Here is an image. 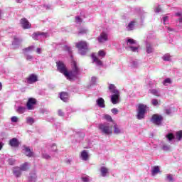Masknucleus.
Here are the masks:
<instances>
[{"label": "nucleus", "mask_w": 182, "mask_h": 182, "mask_svg": "<svg viewBox=\"0 0 182 182\" xmlns=\"http://www.w3.org/2000/svg\"><path fill=\"white\" fill-rule=\"evenodd\" d=\"M73 71L70 73H71V79L73 77V75H77V72H79V68L77 67V64L75 63V61L73 62Z\"/></svg>", "instance_id": "13"}, {"label": "nucleus", "mask_w": 182, "mask_h": 182, "mask_svg": "<svg viewBox=\"0 0 182 182\" xmlns=\"http://www.w3.org/2000/svg\"><path fill=\"white\" fill-rule=\"evenodd\" d=\"M109 90H110L111 93H118L119 90H116V86L114 85L111 84L109 86Z\"/></svg>", "instance_id": "24"}, {"label": "nucleus", "mask_w": 182, "mask_h": 182, "mask_svg": "<svg viewBox=\"0 0 182 182\" xmlns=\"http://www.w3.org/2000/svg\"><path fill=\"white\" fill-rule=\"evenodd\" d=\"M167 178H168V180H169L171 182L174 181V180L173 179V176H171V175H168V176H167Z\"/></svg>", "instance_id": "49"}, {"label": "nucleus", "mask_w": 182, "mask_h": 182, "mask_svg": "<svg viewBox=\"0 0 182 182\" xmlns=\"http://www.w3.org/2000/svg\"><path fill=\"white\" fill-rule=\"evenodd\" d=\"M176 139L178 141L182 139V131H179L176 132Z\"/></svg>", "instance_id": "31"}, {"label": "nucleus", "mask_w": 182, "mask_h": 182, "mask_svg": "<svg viewBox=\"0 0 182 182\" xmlns=\"http://www.w3.org/2000/svg\"><path fill=\"white\" fill-rule=\"evenodd\" d=\"M51 151H58V146L56 144H53L50 148Z\"/></svg>", "instance_id": "38"}, {"label": "nucleus", "mask_w": 182, "mask_h": 182, "mask_svg": "<svg viewBox=\"0 0 182 182\" xmlns=\"http://www.w3.org/2000/svg\"><path fill=\"white\" fill-rule=\"evenodd\" d=\"M43 158L46 159V160H49V159H50V156H49L48 154H43Z\"/></svg>", "instance_id": "46"}, {"label": "nucleus", "mask_w": 182, "mask_h": 182, "mask_svg": "<svg viewBox=\"0 0 182 182\" xmlns=\"http://www.w3.org/2000/svg\"><path fill=\"white\" fill-rule=\"evenodd\" d=\"M114 134H119L120 129L117 127V124L114 125Z\"/></svg>", "instance_id": "30"}, {"label": "nucleus", "mask_w": 182, "mask_h": 182, "mask_svg": "<svg viewBox=\"0 0 182 182\" xmlns=\"http://www.w3.org/2000/svg\"><path fill=\"white\" fill-rule=\"evenodd\" d=\"M20 23L23 29H31L32 28V24L29 23V21L26 18H22L20 20Z\"/></svg>", "instance_id": "7"}, {"label": "nucleus", "mask_w": 182, "mask_h": 182, "mask_svg": "<svg viewBox=\"0 0 182 182\" xmlns=\"http://www.w3.org/2000/svg\"><path fill=\"white\" fill-rule=\"evenodd\" d=\"M166 114H171V109H166Z\"/></svg>", "instance_id": "54"}, {"label": "nucleus", "mask_w": 182, "mask_h": 182, "mask_svg": "<svg viewBox=\"0 0 182 182\" xmlns=\"http://www.w3.org/2000/svg\"><path fill=\"white\" fill-rule=\"evenodd\" d=\"M99 129L104 134H113V129L111 127L105 125V124H100Z\"/></svg>", "instance_id": "4"}, {"label": "nucleus", "mask_w": 182, "mask_h": 182, "mask_svg": "<svg viewBox=\"0 0 182 182\" xmlns=\"http://www.w3.org/2000/svg\"><path fill=\"white\" fill-rule=\"evenodd\" d=\"M17 2H19V0H17Z\"/></svg>", "instance_id": "64"}, {"label": "nucleus", "mask_w": 182, "mask_h": 182, "mask_svg": "<svg viewBox=\"0 0 182 182\" xmlns=\"http://www.w3.org/2000/svg\"><path fill=\"white\" fill-rule=\"evenodd\" d=\"M60 98L63 102H68V99L69 98V94L67 92H61L60 93Z\"/></svg>", "instance_id": "14"}, {"label": "nucleus", "mask_w": 182, "mask_h": 182, "mask_svg": "<svg viewBox=\"0 0 182 182\" xmlns=\"http://www.w3.org/2000/svg\"><path fill=\"white\" fill-rule=\"evenodd\" d=\"M100 171H101V176L102 177H106V174L109 173V169L105 166H102L100 168Z\"/></svg>", "instance_id": "20"}, {"label": "nucleus", "mask_w": 182, "mask_h": 182, "mask_svg": "<svg viewBox=\"0 0 182 182\" xmlns=\"http://www.w3.org/2000/svg\"><path fill=\"white\" fill-rule=\"evenodd\" d=\"M163 60H164L165 62H170V60H171V56L170 55V54H165L163 57H162Z\"/></svg>", "instance_id": "26"}, {"label": "nucleus", "mask_w": 182, "mask_h": 182, "mask_svg": "<svg viewBox=\"0 0 182 182\" xmlns=\"http://www.w3.org/2000/svg\"><path fill=\"white\" fill-rule=\"evenodd\" d=\"M82 181H84V182H87V181H89V178H86V177L82 178Z\"/></svg>", "instance_id": "52"}, {"label": "nucleus", "mask_w": 182, "mask_h": 182, "mask_svg": "<svg viewBox=\"0 0 182 182\" xmlns=\"http://www.w3.org/2000/svg\"><path fill=\"white\" fill-rule=\"evenodd\" d=\"M65 49H66V50H68V52H71L72 49L70 48V47L65 46Z\"/></svg>", "instance_id": "50"}, {"label": "nucleus", "mask_w": 182, "mask_h": 182, "mask_svg": "<svg viewBox=\"0 0 182 182\" xmlns=\"http://www.w3.org/2000/svg\"><path fill=\"white\" fill-rule=\"evenodd\" d=\"M97 41L100 43H105L109 41V36L105 32H102L100 36L97 38Z\"/></svg>", "instance_id": "8"}, {"label": "nucleus", "mask_w": 182, "mask_h": 182, "mask_svg": "<svg viewBox=\"0 0 182 182\" xmlns=\"http://www.w3.org/2000/svg\"><path fill=\"white\" fill-rule=\"evenodd\" d=\"M32 58H33L32 55H27L26 56V60H31V59H32Z\"/></svg>", "instance_id": "53"}, {"label": "nucleus", "mask_w": 182, "mask_h": 182, "mask_svg": "<svg viewBox=\"0 0 182 182\" xmlns=\"http://www.w3.org/2000/svg\"><path fill=\"white\" fill-rule=\"evenodd\" d=\"M167 83L171 84V79L166 78V80H164V85L166 86V85H167Z\"/></svg>", "instance_id": "42"}, {"label": "nucleus", "mask_w": 182, "mask_h": 182, "mask_svg": "<svg viewBox=\"0 0 182 182\" xmlns=\"http://www.w3.org/2000/svg\"><path fill=\"white\" fill-rule=\"evenodd\" d=\"M2 147H3L2 144L0 143V150H2Z\"/></svg>", "instance_id": "60"}, {"label": "nucleus", "mask_w": 182, "mask_h": 182, "mask_svg": "<svg viewBox=\"0 0 182 182\" xmlns=\"http://www.w3.org/2000/svg\"><path fill=\"white\" fill-rule=\"evenodd\" d=\"M92 80H96V77H92Z\"/></svg>", "instance_id": "62"}, {"label": "nucleus", "mask_w": 182, "mask_h": 182, "mask_svg": "<svg viewBox=\"0 0 182 182\" xmlns=\"http://www.w3.org/2000/svg\"><path fill=\"white\" fill-rule=\"evenodd\" d=\"M55 63L58 72L64 75V76L67 77L68 80H72V73L68 71V68L66 67L65 63H63V61H57Z\"/></svg>", "instance_id": "1"}, {"label": "nucleus", "mask_w": 182, "mask_h": 182, "mask_svg": "<svg viewBox=\"0 0 182 182\" xmlns=\"http://www.w3.org/2000/svg\"><path fill=\"white\" fill-rule=\"evenodd\" d=\"M127 45H129H129H134V44H136V41L134 39L129 38L127 40Z\"/></svg>", "instance_id": "35"}, {"label": "nucleus", "mask_w": 182, "mask_h": 182, "mask_svg": "<svg viewBox=\"0 0 182 182\" xmlns=\"http://www.w3.org/2000/svg\"><path fill=\"white\" fill-rule=\"evenodd\" d=\"M9 144L11 147H19L20 143H19V141L18 140V139L13 138L9 140Z\"/></svg>", "instance_id": "10"}, {"label": "nucleus", "mask_w": 182, "mask_h": 182, "mask_svg": "<svg viewBox=\"0 0 182 182\" xmlns=\"http://www.w3.org/2000/svg\"><path fill=\"white\" fill-rule=\"evenodd\" d=\"M81 158L82 159V160H84L85 161H86L87 160H88L89 159V154H87V151H86V150H84L81 152Z\"/></svg>", "instance_id": "18"}, {"label": "nucleus", "mask_w": 182, "mask_h": 182, "mask_svg": "<svg viewBox=\"0 0 182 182\" xmlns=\"http://www.w3.org/2000/svg\"><path fill=\"white\" fill-rule=\"evenodd\" d=\"M1 15H2V11L0 10V18H1Z\"/></svg>", "instance_id": "63"}, {"label": "nucleus", "mask_w": 182, "mask_h": 182, "mask_svg": "<svg viewBox=\"0 0 182 182\" xmlns=\"http://www.w3.org/2000/svg\"><path fill=\"white\" fill-rule=\"evenodd\" d=\"M27 80L28 83H35V82H38V75L35 74H31L27 78Z\"/></svg>", "instance_id": "12"}, {"label": "nucleus", "mask_w": 182, "mask_h": 182, "mask_svg": "<svg viewBox=\"0 0 182 182\" xmlns=\"http://www.w3.org/2000/svg\"><path fill=\"white\" fill-rule=\"evenodd\" d=\"M41 48H38L36 50L37 53L41 54Z\"/></svg>", "instance_id": "57"}, {"label": "nucleus", "mask_w": 182, "mask_h": 182, "mask_svg": "<svg viewBox=\"0 0 182 182\" xmlns=\"http://www.w3.org/2000/svg\"><path fill=\"white\" fill-rule=\"evenodd\" d=\"M46 35H48L47 33L37 31L32 34V38L34 41H39V36H46Z\"/></svg>", "instance_id": "9"}, {"label": "nucleus", "mask_w": 182, "mask_h": 182, "mask_svg": "<svg viewBox=\"0 0 182 182\" xmlns=\"http://www.w3.org/2000/svg\"><path fill=\"white\" fill-rule=\"evenodd\" d=\"M129 49H131L132 52H136V50H139V48L138 47L130 46Z\"/></svg>", "instance_id": "45"}, {"label": "nucleus", "mask_w": 182, "mask_h": 182, "mask_svg": "<svg viewBox=\"0 0 182 182\" xmlns=\"http://www.w3.org/2000/svg\"><path fill=\"white\" fill-rule=\"evenodd\" d=\"M19 168L21 171H26L27 170H29V164H28V162H25L20 166Z\"/></svg>", "instance_id": "19"}, {"label": "nucleus", "mask_w": 182, "mask_h": 182, "mask_svg": "<svg viewBox=\"0 0 182 182\" xmlns=\"http://www.w3.org/2000/svg\"><path fill=\"white\" fill-rule=\"evenodd\" d=\"M151 120L154 124L160 126V124H161V122H163V117L161 115H159L158 114H154L152 115Z\"/></svg>", "instance_id": "5"}, {"label": "nucleus", "mask_w": 182, "mask_h": 182, "mask_svg": "<svg viewBox=\"0 0 182 182\" xmlns=\"http://www.w3.org/2000/svg\"><path fill=\"white\" fill-rule=\"evenodd\" d=\"M75 48L78 49L80 55H85L89 52V44L87 41H80L75 43Z\"/></svg>", "instance_id": "2"}, {"label": "nucleus", "mask_w": 182, "mask_h": 182, "mask_svg": "<svg viewBox=\"0 0 182 182\" xmlns=\"http://www.w3.org/2000/svg\"><path fill=\"white\" fill-rule=\"evenodd\" d=\"M111 112L113 113V114H117V113H119V109L117 108H113L112 109Z\"/></svg>", "instance_id": "44"}, {"label": "nucleus", "mask_w": 182, "mask_h": 182, "mask_svg": "<svg viewBox=\"0 0 182 182\" xmlns=\"http://www.w3.org/2000/svg\"><path fill=\"white\" fill-rule=\"evenodd\" d=\"M58 115L61 116V117L65 116V112H63V111L62 109H59L58 110Z\"/></svg>", "instance_id": "48"}, {"label": "nucleus", "mask_w": 182, "mask_h": 182, "mask_svg": "<svg viewBox=\"0 0 182 182\" xmlns=\"http://www.w3.org/2000/svg\"><path fill=\"white\" fill-rule=\"evenodd\" d=\"M79 33L81 35H84L85 33H87V30L86 28H81L79 31Z\"/></svg>", "instance_id": "37"}, {"label": "nucleus", "mask_w": 182, "mask_h": 182, "mask_svg": "<svg viewBox=\"0 0 182 182\" xmlns=\"http://www.w3.org/2000/svg\"><path fill=\"white\" fill-rule=\"evenodd\" d=\"M105 119L107 120L108 122H113V119H112V116L110 115H105Z\"/></svg>", "instance_id": "41"}, {"label": "nucleus", "mask_w": 182, "mask_h": 182, "mask_svg": "<svg viewBox=\"0 0 182 182\" xmlns=\"http://www.w3.org/2000/svg\"><path fill=\"white\" fill-rule=\"evenodd\" d=\"M178 21H179L180 23H182V18H179Z\"/></svg>", "instance_id": "61"}, {"label": "nucleus", "mask_w": 182, "mask_h": 182, "mask_svg": "<svg viewBox=\"0 0 182 182\" xmlns=\"http://www.w3.org/2000/svg\"><path fill=\"white\" fill-rule=\"evenodd\" d=\"M151 104L153 106H157V105H159V100L153 99L151 100Z\"/></svg>", "instance_id": "40"}, {"label": "nucleus", "mask_w": 182, "mask_h": 182, "mask_svg": "<svg viewBox=\"0 0 182 182\" xmlns=\"http://www.w3.org/2000/svg\"><path fill=\"white\" fill-rule=\"evenodd\" d=\"M136 25V21H133L128 23L127 26V29L128 31H133L134 29V26Z\"/></svg>", "instance_id": "16"}, {"label": "nucleus", "mask_w": 182, "mask_h": 182, "mask_svg": "<svg viewBox=\"0 0 182 182\" xmlns=\"http://www.w3.org/2000/svg\"><path fill=\"white\" fill-rule=\"evenodd\" d=\"M168 19V16L164 17V25H166V21H167Z\"/></svg>", "instance_id": "51"}, {"label": "nucleus", "mask_w": 182, "mask_h": 182, "mask_svg": "<svg viewBox=\"0 0 182 182\" xmlns=\"http://www.w3.org/2000/svg\"><path fill=\"white\" fill-rule=\"evenodd\" d=\"M147 109H149V107H147V105L144 104H139L136 115V117L139 120H141V119L144 117V114H146Z\"/></svg>", "instance_id": "3"}, {"label": "nucleus", "mask_w": 182, "mask_h": 182, "mask_svg": "<svg viewBox=\"0 0 182 182\" xmlns=\"http://www.w3.org/2000/svg\"><path fill=\"white\" fill-rule=\"evenodd\" d=\"M13 173L16 177H21V174H22L19 167H15L13 170Z\"/></svg>", "instance_id": "17"}, {"label": "nucleus", "mask_w": 182, "mask_h": 182, "mask_svg": "<svg viewBox=\"0 0 182 182\" xmlns=\"http://www.w3.org/2000/svg\"><path fill=\"white\" fill-rule=\"evenodd\" d=\"M9 164L10 166H14V164H15V160H14V159H9Z\"/></svg>", "instance_id": "47"}, {"label": "nucleus", "mask_w": 182, "mask_h": 182, "mask_svg": "<svg viewBox=\"0 0 182 182\" xmlns=\"http://www.w3.org/2000/svg\"><path fill=\"white\" fill-rule=\"evenodd\" d=\"M36 103H38V100H36V98L33 97H30L28 100V102L26 103V107L28 109V110H33V109H35V105H36Z\"/></svg>", "instance_id": "6"}, {"label": "nucleus", "mask_w": 182, "mask_h": 182, "mask_svg": "<svg viewBox=\"0 0 182 182\" xmlns=\"http://www.w3.org/2000/svg\"><path fill=\"white\" fill-rule=\"evenodd\" d=\"M26 156L28 157H32L33 156V152L31 150L29 147H25Z\"/></svg>", "instance_id": "22"}, {"label": "nucleus", "mask_w": 182, "mask_h": 182, "mask_svg": "<svg viewBox=\"0 0 182 182\" xmlns=\"http://www.w3.org/2000/svg\"><path fill=\"white\" fill-rule=\"evenodd\" d=\"M26 123L28 124H30V126H32L33 123H35V120L33 119V118H32L31 117H28L26 118Z\"/></svg>", "instance_id": "27"}, {"label": "nucleus", "mask_w": 182, "mask_h": 182, "mask_svg": "<svg viewBox=\"0 0 182 182\" xmlns=\"http://www.w3.org/2000/svg\"><path fill=\"white\" fill-rule=\"evenodd\" d=\"M166 137L170 141H171V140H173L174 139V134H173L172 133H169L166 135Z\"/></svg>", "instance_id": "36"}, {"label": "nucleus", "mask_w": 182, "mask_h": 182, "mask_svg": "<svg viewBox=\"0 0 182 182\" xmlns=\"http://www.w3.org/2000/svg\"><path fill=\"white\" fill-rule=\"evenodd\" d=\"M159 173H160V167H159V166H154V168L151 171L152 176H156V174H157Z\"/></svg>", "instance_id": "23"}, {"label": "nucleus", "mask_w": 182, "mask_h": 182, "mask_svg": "<svg viewBox=\"0 0 182 182\" xmlns=\"http://www.w3.org/2000/svg\"><path fill=\"white\" fill-rule=\"evenodd\" d=\"M176 16H181V14H180V13H176Z\"/></svg>", "instance_id": "58"}, {"label": "nucleus", "mask_w": 182, "mask_h": 182, "mask_svg": "<svg viewBox=\"0 0 182 182\" xmlns=\"http://www.w3.org/2000/svg\"><path fill=\"white\" fill-rule=\"evenodd\" d=\"M151 93L154 96H157V97L160 96V95H159V90L156 89L151 90Z\"/></svg>", "instance_id": "33"}, {"label": "nucleus", "mask_w": 182, "mask_h": 182, "mask_svg": "<svg viewBox=\"0 0 182 182\" xmlns=\"http://www.w3.org/2000/svg\"><path fill=\"white\" fill-rule=\"evenodd\" d=\"M97 104L100 107H105V100L103 98H99L97 100Z\"/></svg>", "instance_id": "25"}, {"label": "nucleus", "mask_w": 182, "mask_h": 182, "mask_svg": "<svg viewBox=\"0 0 182 182\" xmlns=\"http://www.w3.org/2000/svg\"><path fill=\"white\" fill-rule=\"evenodd\" d=\"M0 90H2V83L0 82Z\"/></svg>", "instance_id": "59"}, {"label": "nucleus", "mask_w": 182, "mask_h": 182, "mask_svg": "<svg viewBox=\"0 0 182 182\" xmlns=\"http://www.w3.org/2000/svg\"><path fill=\"white\" fill-rule=\"evenodd\" d=\"M35 49V46H30L24 49H23V52L27 53V52H32V50Z\"/></svg>", "instance_id": "28"}, {"label": "nucleus", "mask_w": 182, "mask_h": 182, "mask_svg": "<svg viewBox=\"0 0 182 182\" xmlns=\"http://www.w3.org/2000/svg\"><path fill=\"white\" fill-rule=\"evenodd\" d=\"M146 53H153L154 49L151 46V44L148 43H146Z\"/></svg>", "instance_id": "21"}, {"label": "nucleus", "mask_w": 182, "mask_h": 182, "mask_svg": "<svg viewBox=\"0 0 182 182\" xmlns=\"http://www.w3.org/2000/svg\"><path fill=\"white\" fill-rule=\"evenodd\" d=\"M92 58L93 59L94 62L96 63V64L98 66H102V65H103V63L102 62V60H100L97 56L95 53H92Z\"/></svg>", "instance_id": "15"}, {"label": "nucleus", "mask_w": 182, "mask_h": 182, "mask_svg": "<svg viewBox=\"0 0 182 182\" xmlns=\"http://www.w3.org/2000/svg\"><path fill=\"white\" fill-rule=\"evenodd\" d=\"M11 122L13 123H17L18 122V117L14 116L11 117Z\"/></svg>", "instance_id": "43"}, {"label": "nucleus", "mask_w": 182, "mask_h": 182, "mask_svg": "<svg viewBox=\"0 0 182 182\" xmlns=\"http://www.w3.org/2000/svg\"><path fill=\"white\" fill-rule=\"evenodd\" d=\"M167 30L169 31V32H171V31H174V29H173L170 27H167Z\"/></svg>", "instance_id": "56"}, {"label": "nucleus", "mask_w": 182, "mask_h": 182, "mask_svg": "<svg viewBox=\"0 0 182 182\" xmlns=\"http://www.w3.org/2000/svg\"><path fill=\"white\" fill-rule=\"evenodd\" d=\"M25 110H26V108H25V107H19L18 108L17 112H18V113L22 114V113H25Z\"/></svg>", "instance_id": "34"}, {"label": "nucleus", "mask_w": 182, "mask_h": 182, "mask_svg": "<svg viewBox=\"0 0 182 182\" xmlns=\"http://www.w3.org/2000/svg\"><path fill=\"white\" fill-rule=\"evenodd\" d=\"M119 96H120V93H114L111 96V102L113 105H117V103L119 102Z\"/></svg>", "instance_id": "11"}, {"label": "nucleus", "mask_w": 182, "mask_h": 182, "mask_svg": "<svg viewBox=\"0 0 182 182\" xmlns=\"http://www.w3.org/2000/svg\"><path fill=\"white\" fill-rule=\"evenodd\" d=\"M75 22L77 23H82V18L80 17V16H75Z\"/></svg>", "instance_id": "39"}, {"label": "nucleus", "mask_w": 182, "mask_h": 182, "mask_svg": "<svg viewBox=\"0 0 182 182\" xmlns=\"http://www.w3.org/2000/svg\"><path fill=\"white\" fill-rule=\"evenodd\" d=\"M155 12H156V14H159V12H160V9H159V7L156 8V10H155Z\"/></svg>", "instance_id": "55"}, {"label": "nucleus", "mask_w": 182, "mask_h": 182, "mask_svg": "<svg viewBox=\"0 0 182 182\" xmlns=\"http://www.w3.org/2000/svg\"><path fill=\"white\" fill-rule=\"evenodd\" d=\"M19 42H21V40H19L16 36H14L12 45H18V43H19Z\"/></svg>", "instance_id": "29"}, {"label": "nucleus", "mask_w": 182, "mask_h": 182, "mask_svg": "<svg viewBox=\"0 0 182 182\" xmlns=\"http://www.w3.org/2000/svg\"><path fill=\"white\" fill-rule=\"evenodd\" d=\"M98 56H100L101 58H105V56H106V53L103 50H99Z\"/></svg>", "instance_id": "32"}]
</instances>
